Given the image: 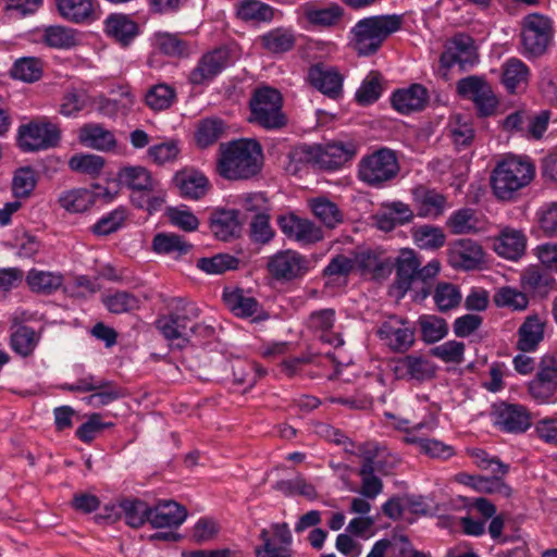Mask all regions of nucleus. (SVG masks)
<instances>
[{
    "mask_svg": "<svg viewBox=\"0 0 557 557\" xmlns=\"http://www.w3.org/2000/svg\"><path fill=\"white\" fill-rule=\"evenodd\" d=\"M261 146L256 140L238 139L219 147L216 172L228 181H246L261 171Z\"/></svg>",
    "mask_w": 557,
    "mask_h": 557,
    "instance_id": "f257e3e1",
    "label": "nucleus"
},
{
    "mask_svg": "<svg viewBox=\"0 0 557 557\" xmlns=\"http://www.w3.org/2000/svg\"><path fill=\"white\" fill-rule=\"evenodd\" d=\"M403 23V16L397 14L360 20L351 29L354 49L359 55L374 54L392 34L401 28Z\"/></svg>",
    "mask_w": 557,
    "mask_h": 557,
    "instance_id": "f03ea898",
    "label": "nucleus"
},
{
    "mask_svg": "<svg viewBox=\"0 0 557 557\" xmlns=\"http://www.w3.org/2000/svg\"><path fill=\"white\" fill-rule=\"evenodd\" d=\"M534 177L531 162L517 157H508L498 162L492 171L490 183L495 197L511 200L516 194L530 184Z\"/></svg>",
    "mask_w": 557,
    "mask_h": 557,
    "instance_id": "7ed1b4c3",
    "label": "nucleus"
},
{
    "mask_svg": "<svg viewBox=\"0 0 557 557\" xmlns=\"http://www.w3.org/2000/svg\"><path fill=\"white\" fill-rule=\"evenodd\" d=\"M355 154L356 148L352 144L336 141L324 146L300 145L295 147L288 157L296 165L310 164L324 170H336ZM295 170H298V166H295Z\"/></svg>",
    "mask_w": 557,
    "mask_h": 557,
    "instance_id": "20e7f679",
    "label": "nucleus"
},
{
    "mask_svg": "<svg viewBox=\"0 0 557 557\" xmlns=\"http://www.w3.org/2000/svg\"><path fill=\"white\" fill-rule=\"evenodd\" d=\"M281 94L271 87L258 88L249 100L250 116L248 121L269 131L281 129L287 124L282 111Z\"/></svg>",
    "mask_w": 557,
    "mask_h": 557,
    "instance_id": "39448f33",
    "label": "nucleus"
},
{
    "mask_svg": "<svg viewBox=\"0 0 557 557\" xmlns=\"http://www.w3.org/2000/svg\"><path fill=\"white\" fill-rule=\"evenodd\" d=\"M395 151L381 148L364 156L358 164V177L370 187L381 188L393 181L399 173Z\"/></svg>",
    "mask_w": 557,
    "mask_h": 557,
    "instance_id": "423d86ee",
    "label": "nucleus"
},
{
    "mask_svg": "<svg viewBox=\"0 0 557 557\" xmlns=\"http://www.w3.org/2000/svg\"><path fill=\"white\" fill-rule=\"evenodd\" d=\"M59 141L60 129L53 123L35 120L18 127L17 146L23 152L48 150Z\"/></svg>",
    "mask_w": 557,
    "mask_h": 557,
    "instance_id": "0eeeda50",
    "label": "nucleus"
},
{
    "mask_svg": "<svg viewBox=\"0 0 557 557\" xmlns=\"http://www.w3.org/2000/svg\"><path fill=\"white\" fill-rule=\"evenodd\" d=\"M553 22L547 16L532 13L522 20V45L531 55L544 54L553 41Z\"/></svg>",
    "mask_w": 557,
    "mask_h": 557,
    "instance_id": "6e6552de",
    "label": "nucleus"
},
{
    "mask_svg": "<svg viewBox=\"0 0 557 557\" xmlns=\"http://www.w3.org/2000/svg\"><path fill=\"white\" fill-rule=\"evenodd\" d=\"M198 315V309L194 306H184L168 315H162L156 321L157 329L162 335L177 348H184L193 335L191 319Z\"/></svg>",
    "mask_w": 557,
    "mask_h": 557,
    "instance_id": "1a4fd4ad",
    "label": "nucleus"
},
{
    "mask_svg": "<svg viewBox=\"0 0 557 557\" xmlns=\"http://www.w3.org/2000/svg\"><path fill=\"white\" fill-rule=\"evenodd\" d=\"M311 268L310 260L296 250H281L269 257L267 270L280 282H292L304 277Z\"/></svg>",
    "mask_w": 557,
    "mask_h": 557,
    "instance_id": "9d476101",
    "label": "nucleus"
},
{
    "mask_svg": "<svg viewBox=\"0 0 557 557\" xmlns=\"http://www.w3.org/2000/svg\"><path fill=\"white\" fill-rule=\"evenodd\" d=\"M261 544L255 547V557H293V534L286 522L271 523L260 531Z\"/></svg>",
    "mask_w": 557,
    "mask_h": 557,
    "instance_id": "9b49d317",
    "label": "nucleus"
},
{
    "mask_svg": "<svg viewBox=\"0 0 557 557\" xmlns=\"http://www.w3.org/2000/svg\"><path fill=\"white\" fill-rule=\"evenodd\" d=\"M231 63V51L220 47L205 53L197 65L190 71L188 81L193 85H205L211 82Z\"/></svg>",
    "mask_w": 557,
    "mask_h": 557,
    "instance_id": "f8f14e48",
    "label": "nucleus"
},
{
    "mask_svg": "<svg viewBox=\"0 0 557 557\" xmlns=\"http://www.w3.org/2000/svg\"><path fill=\"white\" fill-rule=\"evenodd\" d=\"M393 371L398 380L424 382L432 380L436 366L422 355H407L394 360Z\"/></svg>",
    "mask_w": 557,
    "mask_h": 557,
    "instance_id": "ddd939ff",
    "label": "nucleus"
},
{
    "mask_svg": "<svg viewBox=\"0 0 557 557\" xmlns=\"http://www.w3.org/2000/svg\"><path fill=\"white\" fill-rule=\"evenodd\" d=\"M476 58L473 39L469 35L457 34L448 41L445 51L441 55V63L447 69L459 64L460 69L466 70L474 64Z\"/></svg>",
    "mask_w": 557,
    "mask_h": 557,
    "instance_id": "4468645a",
    "label": "nucleus"
},
{
    "mask_svg": "<svg viewBox=\"0 0 557 557\" xmlns=\"http://www.w3.org/2000/svg\"><path fill=\"white\" fill-rule=\"evenodd\" d=\"M448 261L455 269L466 271L478 269L484 261L483 248L470 238L457 239L449 246Z\"/></svg>",
    "mask_w": 557,
    "mask_h": 557,
    "instance_id": "2eb2a0df",
    "label": "nucleus"
},
{
    "mask_svg": "<svg viewBox=\"0 0 557 557\" xmlns=\"http://www.w3.org/2000/svg\"><path fill=\"white\" fill-rule=\"evenodd\" d=\"M495 425L507 433H524L531 425V413L529 410L517 404L503 403L494 410Z\"/></svg>",
    "mask_w": 557,
    "mask_h": 557,
    "instance_id": "dca6fc26",
    "label": "nucleus"
},
{
    "mask_svg": "<svg viewBox=\"0 0 557 557\" xmlns=\"http://www.w3.org/2000/svg\"><path fill=\"white\" fill-rule=\"evenodd\" d=\"M277 224L288 238H293L300 244H313L323 239L321 227L310 220L300 219L294 214L280 215Z\"/></svg>",
    "mask_w": 557,
    "mask_h": 557,
    "instance_id": "f3484780",
    "label": "nucleus"
},
{
    "mask_svg": "<svg viewBox=\"0 0 557 557\" xmlns=\"http://www.w3.org/2000/svg\"><path fill=\"white\" fill-rule=\"evenodd\" d=\"M376 333L394 351L405 352L414 343L413 330L397 318H389L383 322Z\"/></svg>",
    "mask_w": 557,
    "mask_h": 557,
    "instance_id": "a211bd4d",
    "label": "nucleus"
},
{
    "mask_svg": "<svg viewBox=\"0 0 557 557\" xmlns=\"http://www.w3.org/2000/svg\"><path fill=\"white\" fill-rule=\"evenodd\" d=\"M308 81L314 88L330 98L335 99L342 92V75L334 67L323 63H317L309 69Z\"/></svg>",
    "mask_w": 557,
    "mask_h": 557,
    "instance_id": "6ab92c4d",
    "label": "nucleus"
},
{
    "mask_svg": "<svg viewBox=\"0 0 557 557\" xmlns=\"http://www.w3.org/2000/svg\"><path fill=\"white\" fill-rule=\"evenodd\" d=\"M391 101L396 111L403 114H409L425 108L429 101V92L424 86L413 84L408 88L396 90Z\"/></svg>",
    "mask_w": 557,
    "mask_h": 557,
    "instance_id": "aec40b11",
    "label": "nucleus"
},
{
    "mask_svg": "<svg viewBox=\"0 0 557 557\" xmlns=\"http://www.w3.org/2000/svg\"><path fill=\"white\" fill-rule=\"evenodd\" d=\"M521 286L527 293L545 297L556 289L557 283L545 267L530 265L521 273Z\"/></svg>",
    "mask_w": 557,
    "mask_h": 557,
    "instance_id": "412c9836",
    "label": "nucleus"
},
{
    "mask_svg": "<svg viewBox=\"0 0 557 557\" xmlns=\"http://www.w3.org/2000/svg\"><path fill=\"white\" fill-rule=\"evenodd\" d=\"M97 0H55L59 14L74 24L90 23L98 18Z\"/></svg>",
    "mask_w": 557,
    "mask_h": 557,
    "instance_id": "4be33fe9",
    "label": "nucleus"
},
{
    "mask_svg": "<svg viewBox=\"0 0 557 557\" xmlns=\"http://www.w3.org/2000/svg\"><path fill=\"white\" fill-rule=\"evenodd\" d=\"M187 518L184 506L174 500H163L151 507L150 524L152 528H177Z\"/></svg>",
    "mask_w": 557,
    "mask_h": 557,
    "instance_id": "5701e85b",
    "label": "nucleus"
},
{
    "mask_svg": "<svg viewBox=\"0 0 557 557\" xmlns=\"http://www.w3.org/2000/svg\"><path fill=\"white\" fill-rule=\"evenodd\" d=\"M173 183L184 198L198 200L202 198L209 189L208 178L196 171H181L173 177Z\"/></svg>",
    "mask_w": 557,
    "mask_h": 557,
    "instance_id": "b1692460",
    "label": "nucleus"
},
{
    "mask_svg": "<svg viewBox=\"0 0 557 557\" xmlns=\"http://www.w3.org/2000/svg\"><path fill=\"white\" fill-rule=\"evenodd\" d=\"M210 228L214 236L227 242L240 233V222L237 210H216L210 218Z\"/></svg>",
    "mask_w": 557,
    "mask_h": 557,
    "instance_id": "393cba45",
    "label": "nucleus"
},
{
    "mask_svg": "<svg viewBox=\"0 0 557 557\" xmlns=\"http://www.w3.org/2000/svg\"><path fill=\"white\" fill-rule=\"evenodd\" d=\"M152 250L158 255L180 259L190 252L193 245L176 233H158L152 238Z\"/></svg>",
    "mask_w": 557,
    "mask_h": 557,
    "instance_id": "a878e982",
    "label": "nucleus"
},
{
    "mask_svg": "<svg viewBox=\"0 0 557 557\" xmlns=\"http://www.w3.org/2000/svg\"><path fill=\"white\" fill-rule=\"evenodd\" d=\"M106 32L121 46L127 47L138 35L139 27L127 15L111 14L106 20Z\"/></svg>",
    "mask_w": 557,
    "mask_h": 557,
    "instance_id": "bb28decb",
    "label": "nucleus"
},
{
    "mask_svg": "<svg viewBox=\"0 0 557 557\" xmlns=\"http://www.w3.org/2000/svg\"><path fill=\"white\" fill-rule=\"evenodd\" d=\"M362 463H367V457H370L373 473L379 472L384 475L389 474L398 465L397 457L387 453L384 447L375 443H366L360 447Z\"/></svg>",
    "mask_w": 557,
    "mask_h": 557,
    "instance_id": "cd10ccee",
    "label": "nucleus"
},
{
    "mask_svg": "<svg viewBox=\"0 0 557 557\" xmlns=\"http://www.w3.org/2000/svg\"><path fill=\"white\" fill-rule=\"evenodd\" d=\"M420 267L413 250H401L396 263V287L406 293L411 288V285L417 281V272Z\"/></svg>",
    "mask_w": 557,
    "mask_h": 557,
    "instance_id": "c85d7f7f",
    "label": "nucleus"
},
{
    "mask_svg": "<svg viewBox=\"0 0 557 557\" xmlns=\"http://www.w3.org/2000/svg\"><path fill=\"white\" fill-rule=\"evenodd\" d=\"M544 322L537 315L528 317L518 330L517 348L521 351H534L544 338Z\"/></svg>",
    "mask_w": 557,
    "mask_h": 557,
    "instance_id": "c756f323",
    "label": "nucleus"
},
{
    "mask_svg": "<svg viewBox=\"0 0 557 557\" xmlns=\"http://www.w3.org/2000/svg\"><path fill=\"white\" fill-rule=\"evenodd\" d=\"M120 182L133 190L150 193L156 189L158 182L143 166H125L120 170Z\"/></svg>",
    "mask_w": 557,
    "mask_h": 557,
    "instance_id": "7c9ffc66",
    "label": "nucleus"
},
{
    "mask_svg": "<svg viewBox=\"0 0 557 557\" xmlns=\"http://www.w3.org/2000/svg\"><path fill=\"white\" fill-rule=\"evenodd\" d=\"M525 250V237L520 231L505 230L495 244V251L509 260L519 259Z\"/></svg>",
    "mask_w": 557,
    "mask_h": 557,
    "instance_id": "2f4dec72",
    "label": "nucleus"
},
{
    "mask_svg": "<svg viewBox=\"0 0 557 557\" xmlns=\"http://www.w3.org/2000/svg\"><path fill=\"white\" fill-rule=\"evenodd\" d=\"M121 517L131 528H140L146 522L150 523L151 507L138 498H125L119 503Z\"/></svg>",
    "mask_w": 557,
    "mask_h": 557,
    "instance_id": "473e14b6",
    "label": "nucleus"
},
{
    "mask_svg": "<svg viewBox=\"0 0 557 557\" xmlns=\"http://www.w3.org/2000/svg\"><path fill=\"white\" fill-rule=\"evenodd\" d=\"M237 17L245 22H270L274 9L260 0H240L236 4Z\"/></svg>",
    "mask_w": 557,
    "mask_h": 557,
    "instance_id": "72a5a7b5",
    "label": "nucleus"
},
{
    "mask_svg": "<svg viewBox=\"0 0 557 557\" xmlns=\"http://www.w3.org/2000/svg\"><path fill=\"white\" fill-rule=\"evenodd\" d=\"M59 205L70 213L87 211L95 203V195L86 188L63 191L59 197Z\"/></svg>",
    "mask_w": 557,
    "mask_h": 557,
    "instance_id": "f704fd0d",
    "label": "nucleus"
},
{
    "mask_svg": "<svg viewBox=\"0 0 557 557\" xmlns=\"http://www.w3.org/2000/svg\"><path fill=\"white\" fill-rule=\"evenodd\" d=\"M26 282L33 292L50 295L62 286L63 276L59 273L33 269L28 272Z\"/></svg>",
    "mask_w": 557,
    "mask_h": 557,
    "instance_id": "c9c22d12",
    "label": "nucleus"
},
{
    "mask_svg": "<svg viewBox=\"0 0 557 557\" xmlns=\"http://www.w3.org/2000/svg\"><path fill=\"white\" fill-rule=\"evenodd\" d=\"M262 47L271 53H285L296 44V36L290 29L275 28L260 37Z\"/></svg>",
    "mask_w": 557,
    "mask_h": 557,
    "instance_id": "e433bc0d",
    "label": "nucleus"
},
{
    "mask_svg": "<svg viewBox=\"0 0 557 557\" xmlns=\"http://www.w3.org/2000/svg\"><path fill=\"white\" fill-rule=\"evenodd\" d=\"M310 208L314 216L327 228H334L343 222V213L337 205L326 198L320 197L311 200Z\"/></svg>",
    "mask_w": 557,
    "mask_h": 557,
    "instance_id": "4c0bfd02",
    "label": "nucleus"
},
{
    "mask_svg": "<svg viewBox=\"0 0 557 557\" xmlns=\"http://www.w3.org/2000/svg\"><path fill=\"white\" fill-rule=\"evenodd\" d=\"M81 140L87 147L108 151L115 146L113 133L98 125H88L82 129Z\"/></svg>",
    "mask_w": 557,
    "mask_h": 557,
    "instance_id": "58836bf2",
    "label": "nucleus"
},
{
    "mask_svg": "<svg viewBox=\"0 0 557 557\" xmlns=\"http://www.w3.org/2000/svg\"><path fill=\"white\" fill-rule=\"evenodd\" d=\"M223 298L227 308L237 317H252L259 309L258 301L253 297L246 296L242 289L224 293Z\"/></svg>",
    "mask_w": 557,
    "mask_h": 557,
    "instance_id": "ea45409f",
    "label": "nucleus"
},
{
    "mask_svg": "<svg viewBox=\"0 0 557 557\" xmlns=\"http://www.w3.org/2000/svg\"><path fill=\"white\" fill-rule=\"evenodd\" d=\"M175 99V89L164 83L151 86L145 95V103L153 111L169 109Z\"/></svg>",
    "mask_w": 557,
    "mask_h": 557,
    "instance_id": "a19ab883",
    "label": "nucleus"
},
{
    "mask_svg": "<svg viewBox=\"0 0 557 557\" xmlns=\"http://www.w3.org/2000/svg\"><path fill=\"white\" fill-rule=\"evenodd\" d=\"M529 77L528 66L519 59L511 58L503 66V84L511 94L516 92L521 84H527Z\"/></svg>",
    "mask_w": 557,
    "mask_h": 557,
    "instance_id": "79ce46f5",
    "label": "nucleus"
},
{
    "mask_svg": "<svg viewBox=\"0 0 557 557\" xmlns=\"http://www.w3.org/2000/svg\"><path fill=\"white\" fill-rule=\"evenodd\" d=\"M416 199L419 201V216H438L443 213L446 199L435 191L420 188L416 191Z\"/></svg>",
    "mask_w": 557,
    "mask_h": 557,
    "instance_id": "37998d69",
    "label": "nucleus"
},
{
    "mask_svg": "<svg viewBox=\"0 0 557 557\" xmlns=\"http://www.w3.org/2000/svg\"><path fill=\"white\" fill-rule=\"evenodd\" d=\"M38 339L39 337L33 327L21 325L12 333L10 345L17 355L28 357L37 346Z\"/></svg>",
    "mask_w": 557,
    "mask_h": 557,
    "instance_id": "c03bdc74",
    "label": "nucleus"
},
{
    "mask_svg": "<svg viewBox=\"0 0 557 557\" xmlns=\"http://www.w3.org/2000/svg\"><path fill=\"white\" fill-rule=\"evenodd\" d=\"M422 339L428 344L444 338L448 332V326L443 318L437 315H422L418 320Z\"/></svg>",
    "mask_w": 557,
    "mask_h": 557,
    "instance_id": "a18cd8bd",
    "label": "nucleus"
},
{
    "mask_svg": "<svg viewBox=\"0 0 557 557\" xmlns=\"http://www.w3.org/2000/svg\"><path fill=\"white\" fill-rule=\"evenodd\" d=\"M37 185V175L30 166L20 168L14 172L12 193L17 199H26Z\"/></svg>",
    "mask_w": 557,
    "mask_h": 557,
    "instance_id": "49530a36",
    "label": "nucleus"
},
{
    "mask_svg": "<svg viewBox=\"0 0 557 557\" xmlns=\"http://www.w3.org/2000/svg\"><path fill=\"white\" fill-rule=\"evenodd\" d=\"M224 123L220 119H206L199 122L195 139L200 148L213 145L223 134Z\"/></svg>",
    "mask_w": 557,
    "mask_h": 557,
    "instance_id": "de8ad7c7",
    "label": "nucleus"
},
{
    "mask_svg": "<svg viewBox=\"0 0 557 557\" xmlns=\"http://www.w3.org/2000/svg\"><path fill=\"white\" fill-rule=\"evenodd\" d=\"M413 239L422 249H438L444 246L446 236L441 227L421 225L413 231Z\"/></svg>",
    "mask_w": 557,
    "mask_h": 557,
    "instance_id": "09e8293b",
    "label": "nucleus"
},
{
    "mask_svg": "<svg viewBox=\"0 0 557 557\" xmlns=\"http://www.w3.org/2000/svg\"><path fill=\"white\" fill-rule=\"evenodd\" d=\"M381 74L370 72L363 79L361 86L356 92V100L361 106H368L375 102L382 94Z\"/></svg>",
    "mask_w": 557,
    "mask_h": 557,
    "instance_id": "8fccbe9b",
    "label": "nucleus"
},
{
    "mask_svg": "<svg viewBox=\"0 0 557 557\" xmlns=\"http://www.w3.org/2000/svg\"><path fill=\"white\" fill-rule=\"evenodd\" d=\"M156 47L169 57H187L189 54V46L177 35L169 33L156 34Z\"/></svg>",
    "mask_w": 557,
    "mask_h": 557,
    "instance_id": "3c124183",
    "label": "nucleus"
},
{
    "mask_svg": "<svg viewBox=\"0 0 557 557\" xmlns=\"http://www.w3.org/2000/svg\"><path fill=\"white\" fill-rule=\"evenodd\" d=\"M407 442L417 445L421 453L430 456L431 458L447 459L455 455V450L451 446L437 440L410 435L407 437Z\"/></svg>",
    "mask_w": 557,
    "mask_h": 557,
    "instance_id": "603ef678",
    "label": "nucleus"
},
{
    "mask_svg": "<svg viewBox=\"0 0 557 557\" xmlns=\"http://www.w3.org/2000/svg\"><path fill=\"white\" fill-rule=\"evenodd\" d=\"M238 267V259L228 253H218L211 258H200L197 268L208 274H222Z\"/></svg>",
    "mask_w": 557,
    "mask_h": 557,
    "instance_id": "864d4df0",
    "label": "nucleus"
},
{
    "mask_svg": "<svg viewBox=\"0 0 557 557\" xmlns=\"http://www.w3.org/2000/svg\"><path fill=\"white\" fill-rule=\"evenodd\" d=\"M274 488L282 492L285 496L299 494L310 500L318 497L315 487L311 483H308L301 475L292 480H280L275 483Z\"/></svg>",
    "mask_w": 557,
    "mask_h": 557,
    "instance_id": "5fc2aeb1",
    "label": "nucleus"
},
{
    "mask_svg": "<svg viewBox=\"0 0 557 557\" xmlns=\"http://www.w3.org/2000/svg\"><path fill=\"white\" fill-rule=\"evenodd\" d=\"M41 74L42 67L40 61L32 57L18 59L11 70L12 77L26 83L38 81Z\"/></svg>",
    "mask_w": 557,
    "mask_h": 557,
    "instance_id": "6e6d98bb",
    "label": "nucleus"
},
{
    "mask_svg": "<svg viewBox=\"0 0 557 557\" xmlns=\"http://www.w3.org/2000/svg\"><path fill=\"white\" fill-rule=\"evenodd\" d=\"M361 476L360 494L369 499H374L383 491L382 480L373 473L370 457H367V463L361 465L359 469Z\"/></svg>",
    "mask_w": 557,
    "mask_h": 557,
    "instance_id": "4d7b16f0",
    "label": "nucleus"
},
{
    "mask_svg": "<svg viewBox=\"0 0 557 557\" xmlns=\"http://www.w3.org/2000/svg\"><path fill=\"white\" fill-rule=\"evenodd\" d=\"M447 225L454 234H468L476 230L474 211L463 208L455 211L448 219Z\"/></svg>",
    "mask_w": 557,
    "mask_h": 557,
    "instance_id": "13d9d810",
    "label": "nucleus"
},
{
    "mask_svg": "<svg viewBox=\"0 0 557 557\" xmlns=\"http://www.w3.org/2000/svg\"><path fill=\"white\" fill-rule=\"evenodd\" d=\"M274 235L275 232L270 225V212L252 216L249 227V236L252 242L264 245L270 243Z\"/></svg>",
    "mask_w": 557,
    "mask_h": 557,
    "instance_id": "bf43d9fd",
    "label": "nucleus"
},
{
    "mask_svg": "<svg viewBox=\"0 0 557 557\" xmlns=\"http://www.w3.org/2000/svg\"><path fill=\"white\" fill-rule=\"evenodd\" d=\"M461 295L450 283H440L434 292V301L441 311H447L459 305Z\"/></svg>",
    "mask_w": 557,
    "mask_h": 557,
    "instance_id": "052dcab7",
    "label": "nucleus"
},
{
    "mask_svg": "<svg viewBox=\"0 0 557 557\" xmlns=\"http://www.w3.org/2000/svg\"><path fill=\"white\" fill-rule=\"evenodd\" d=\"M490 86L483 77L471 75L457 82V92L474 103Z\"/></svg>",
    "mask_w": 557,
    "mask_h": 557,
    "instance_id": "680f3d73",
    "label": "nucleus"
},
{
    "mask_svg": "<svg viewBox=\"0 0 557 557\" xmlns=\"http://www.w3.org/2000/svg\"><path fill=\"white\" fill-rule=\"evenodd\" d=\"M126 219V210L117 208L107 215L102 216L94 226L92 232L96 235H109L116 232Z\"/></svg>",
    "mask_w": 557,
    "mask_h": 557,
    "instance_id": "e2e57ef3",
    "label": "nucleus"
},
{
    "mask_svg": "<svg viewBox=\"0 0 557 557\" xmlns=\"http://www.w3.org/2000/svg\"><path fill=\"white\" fill-rule=\"evenodd\" d=\"M42 40L49 47L67 48L74 45L75 37L70 28L63 26H49L44 32Z\"/></svg>",
    "mask_w": 557,
    "mask_h": 557,
    "instance_id": "0e129e2a",
    "label": "nucleus"
},
{
    "mask_svg": "<svg viewBox=\"0 0 557 557\" xmlns=\"http://www.w3.org/2000/svg\"><path fill=\"white\" fill-rule=\"evenodd\" d=\"M431 355L444 362L460 363L463 360L465 344L457 341H448L430 350Z\"/></svg>",
    "mask_w": 557,
    "mask_h": 557,
    "instance_id": "69168bd1",
    "label": "nucleus"
},
{
    "mask_svg": "<svg viewBox=\"0 0 557 557\" xmlns=\"http://www.w3.org/2000/svg\"><path fill=\"white\" fill-rule=\"evenodd\" d=\"M265 374V371L258 368L255 363L238 361L233 367L234 381L237 384H247L253 386L259 377Z\"/></svg>",
    "mask_w": 557,
    "mask_h": 557,
    "instance_id": "338daca9",
    "label": "nucleus"
},
{
    "mask_svg": "<svg viewBox=\"0 0 557 557\" xmlns=\"http://www.w3.org/2000/svg\"><path fill=\"white\" fill-rule=\"evenodd\" d=\"M104 305L113 313H124L139 307V300L127 292H117L104 299Z\"/></svg>",
    "mask_w": 557,
    "mask_h": 557,
    "instance_id": "774afa93",
    "label": "nucleus"
}]
</instances>
